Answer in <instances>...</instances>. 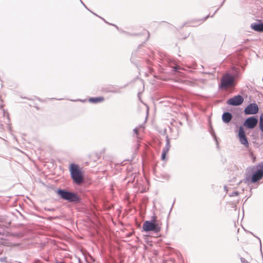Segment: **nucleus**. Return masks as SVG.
Returning a JSON list of instances; mask_svg holds the SVG:
<instances>
[{
  "instance_id": "39448f33",
  "label": "nucleus",
  "mask_w": 263,
  "mask_h": 263,
  "mask_svg": "<svg viewBox=\"0 0 263 263\" xmlns=\"http://www.w3.org/2000/svg\"><path fill=\"white\" fill-rule=\"evenodd\" d=\"M238 136L240 142L246 147H248L249 143L246 135L245 130L242 126L239 127Z\"/></svg>"
},
{
  "instance_id": "6e6552de",
  "label": "nucleus",
  "mask_w": 263,
  "mask_h": 263,
  "mask_svg": "<svg viewBox=\"0 0 263 263\" xmlns=\"http://www.w3.org/2000/svg\"><path fill=\"white\" fill-rule=\"evenodd\" d=\"M243 98L241 96L237 95L230 99L227 103L231 105L238 106L241 105L243 102Z\"/></svg>"
},
{
  "instance_id": "423d86ee",
  "label": "nucleus",
  "mask_w": 263,
  "mask_h": 263,
  "mask_svg": "<svg viewBox=\"0 0 263 263\" xmlns=\"http://www.w3.org/2000/svg\"><path fill=\"white\" fill-rule=\"evenodd\" d=\"M258 105L255 103H251L244 110L246 115H254L258 111Z\"/></svg>"
},
{
  "instance_id": "1a4fd4ad",
  "label": "nucleus",
  "mask_w": 263,
  "mask_h": 263,
  "mask_svg": "<svg viewBox=\"0 0 263 263\" xmlns=\"http://www.w3.org/2000/svg\"><path fill=\"white\" fill-rule=\"evenodd\" d=\"M263 177V171L259 170L254 174L252 177L251 181L252 182L255 183L258 180H260Z\"/></svg>"
},
{
  "instance_id": "ddd939ff",
  "label": "nucleus",
  "mask_w": 263,
  "mask_h": 263,
  "mask_svg": "<svg viewBox=\"0 0 263 263\" xmlns=\"http://www.w3.org/2000/svg\"><path fill=\"white\" fill-rule=\"evenodd\" d=\"M104 100V98L103 97H99L96 98H90L89 99V101L92 103H98L102 102Z\"/></svg>"
},
{
  "instance_id": "dca6fc26",
  "label": "nucleus",
  "mask_w": 263,
  "mask_h": 263,
  "mask_svg": "<svg viewBox=\"0 0 263 263\" xmlns=\"http://www.w3.org/2000/svg\"><path fill=\"white\" fill-rule=\"evenodd\" d=\"M251 260V258L248 257L247 259H246L245 258L241 257V261L242 263H250Z\"/></svg>"
},
{
  "instance_id": "4468645a",
  "label": "nucleus",
  "mask_w": 263,
  "mask_h": 263,
  "mask_svg": "<svg viewBox=\"0 0 263 263\" xmlns=\"http://www.w3.org/2000/svg\"><path fill=\"white\" fill-rule=\"evenodd\" d=\"M141 130H143V129L142 127H137L136 128H135L134 129V133L135 134L136 136V137L137 138H141L139 136V132L141 131Z\"/></svg>"
},
{
  "instance_id": "f8f14e48",
  "label": "nucleus",
  "mask_w": 263,
  "mask_h": 263,
  "mask_svg": "<svg viewBox=\"0 0 263 263\" xmlns=\"http://www.w3.org/2000/svg\"><path fill=\"white\" fill-rule=\"evenodd\" d=\"M251 28L255 31H263V24H252Z\"/></svg>"
},
{
  "instance_id": "f03ea898",
  "label": "nucleus",
  "mask_w": 263,
  "mask_h": 263,
  "mask_svg": "<svg viewBox=\"0 0 263 263\" xmlns=\"http://www.w3.org/2000/svg\"><path fill=\"white\" fill-rule=\"evenodd\" d=\"M69 171L73 182L77 184H81L84 181V174L79 166L72 163L69 166Z\"/></svg>"
},
{
  "instance_id": "9b49d317",
  "label": "nucleus",
  "mask_w": 263,
  "mask_h": 263,
  "mask_svg": "<svg viewBox=\"0 0 263 263\" xmlns=\"http://www.w3.org/2000/svg\"><path fill=\"white\" fill-rule=\"evenodd\" d=\"M232 118V115L229 112H224L222 116V119L225 123H229L230 122Z\"/></svg>"
},
{
  "instance_id": "20e7f679",
  "label": "nucleus",
  "mask_w": 263,
  "mask_h": 263,
  "mask_svg": "<svg viewBox=\"0 0 263 263\" xmlns=\"http://www.w3.org/2000/svg\"><path fill=\"white\" fill-rule=\"evenodd\" d=\"M58 195L63 199L69 202H78L80 201V198L77 194L64 190H59L57 192Z\"/></svg>"
},
{
  "instance_id": "f257e3e1",
  "label": "nucleus",
  "mask_w": 263,
  "mask_h": 263,
  "mask_svg": "<svg viewBox=\"0 0 263 263\" xmlns=\"http://www.w3.org/2000/svg\"><path fill=\"white\" fill-rule=\"evenodd\" d=\"M161 222L154 216L152 217L151 221L147 220L144 222L142 228L145 232L154 231L158 233L161 231Z\"/></svg>"
},
{
  "instance_id": "7ed1b4c3",
  "label": "nucleus",
  "mask_w": 263,
  "mask_h": 263,
  "mask_svg": "<svg viewBox=\"0 0 263 263\" xmlns=\"http://www.w3.org/2000/svg\"><path fill=\"white\" fill-rule=\"evenodd\" d=\"M235 85L234 77L233 75L226 73L222 76L221 79L219 87L221 89L227 90L234 87Z\"/></svg>"
},
{
  "instance_id": "2eb2a0df",
  "label": "nucleus",
  "mask_w": 263,
  "mask_h": 263,
  "mask_svg": "<svg viewBox=\"0 0 263 263\" xmlns=\"http://www.w3.org/2000/svg\"><path fill=\"white\" fill-rule=\"evenodd\" d=\"M259 127L260 130L263 132V113L260 116Z\"/></svg>"
},
{
  "instance_id": "9d476101",
  "label": "nucleus",
  "mask_w": 263,
  "mask_h": 263,
  "mask_svg": "<svg viewBox=\"0 0 263 263\" xmlns=\"http://www.w3.org/2000/svg\"><path fill=\"white\" fill-rule=\"evenodd\" d=\"M170 142L168 141L165 146V147L163 149L162 153L161 155V159L163 161L166 160V156L167 153H168L170 149Z\"/></svg>"
},
{
  "instance_id": "0eeeda50",
  "label": "nucleus",
  "mask_w": 263,
  "mask_h": 263,
  "mask_svg": "<svg viewBox=\"0 0 263 263\" xmlns=\"http://www.w3.org/2000/svg\"><path fill=\"white\" fill-rule=\"evenodd\" d=\"M258 123L257 119L254 117H251L247 118L244 123L243 126L250 129L254 128Z\"/></svg>"
}]
</instances>
